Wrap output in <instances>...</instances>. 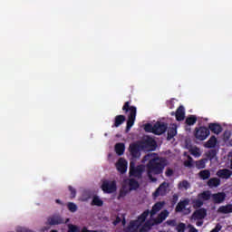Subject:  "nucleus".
Returning <instances> with one entry per match:
<instances>
[{
	"instance_id": "obj_33",
	"label": "nucleus",
	"mask_w": 232,
	"mask_h": 232,
	"mask_svg": "<svg viewBox=\"0 0 232 232\" xmlns=\"http://www.w3.org/2000/svg\"><path fill=\"white\" fill-rule=\"evenodd\" d=\"M199 177H200V179H202V180H208V179H209V177H211V172L208 169L201 170L199 172Z\"/></svg>"
},
{
	"instance_id": "obj_11",
	"label": "nucleus",
	"mask_w": 232,
	"mask_h": 232,
	"mask_svg": "<svg viewBox=\"0 0 232 232\" xmlns=\"http://www.w3.org/2000/svg\"><path fill=\"white\" fill-rule=\"evenodd\" d=\"M208 217V210L206 208H198L192 214L193 220H203Z\"/></svg>"
},
{
	"instance_id": "obj_5",
	"label": "nucleus",
	"mask_w": 232,
	"mask_h": 232,
	"mask_svg": "<svg viewBox=\"0 0 232 232\" xmlns=\"http://www.w3.org/2000/svg\"><path fill=\"white\" fill-rule=\"evenodd\" d=\"M210 131L208 127H199L195 129L194 137L198 140H206L209 137Z\"/></svg>"
},
{
	"instance_id": "obj_18",
	"label": "nucleus",
	"mask_w": 232,
	"mask_h": 232,
	"mask_svg": "<svg viewBox=\"0 0 232 232\" xmlns=\"http://www.w3.org/2000/svg\"><path fill=\"white\" fill-rule=\"evenodd\" d=\"M167 217H169V212L168 210H162L154 219V223L159 226L164 222Z\"/></svg>"
},
{
	"instance_id": "obj_53",
	"label": "nucleus",
	"mask_w": 232,
	"mask_h": 232,
	"mask_svg": "<svg viewBox=\"0 0 232 232\" xmlns=\"http://www.w3.org/2000/svg\"><path fill=\"white\" fill-rule=\"evenodd\" d=\"M55 202H56V204L63 205V201H61V199H56Z\"/></svg>"
},
{
	"instance_id": "obj_2",
	"label": "nucleus",
	"mask_w": 232,
	"mask_h": 232,
	"mask_svg": "<svg viewBox=\"0 0 232 232\" xmlns=\"http://www.w3.org/2000/svg\"><path fill=\"white\" fill-rule=\"evenodd\" d=\"M130 102H126L122 107V110L125 113L130 111L127 120L126 131H130V130H131L133 124H135V119H137V107L130 106Z\"/></svg>"
},
{
	"instance_id": "obj_41",
	"label": "nucleus",
	"mask_w": 232,
	"mask_h": 232,
	"mask_svg": "<svg viewBox=\"0 0 232 232\" xmlns=\"http://www.w3.org/2000/svg\"><path fill=\"white\" fill-rule=\"evenodd\" d=\"M194 208H202L204 206V201L198 198V199H195L193 201Z\"/></svg>"
},
{
	"instance_id": "obj_10",
	"label": "nucleus",
	"mask_w": 232,
	"mask_h": 232,
	"mask_svg": "<svg viewBox=\"0 0 232 232\" xmlns=\"http://www.w3.org/2000/svg\"><path fill=\"white\" fill-rule=\"evenodd\" d=\"M130 177H137L140 179L142 177V169L139 167H135V162L130 161Z\"/></svg>"
},
{
	"instance_id": "obj_1",
	"label": "nucleus",
	"mask_w": 232,
	"mask_h": 232,
	"mask_svg": "<svg viewBox=\"0 0 232 232\" xmlns=\"http://www.w3.org/2000/svg\"><path fill=\"white\" fill-rule=\"evenodd\" d=\"M143 160H149L147 164V173L150 180H155L153 179V175H160L166 166H168V160H166V159L160 157L151 159L150 154L144 156Z\"/></svg>"
},
{
	"instance_id": "obj_35",
	"label": "nucleus",
	"mask_w": 232,
	"mask_h": 232,
	"mask_svg": "<svg viewBox=\"0 0 232 232\" xmlns=\"http://www.w3.org/2000/svg\"><path fill=\"white\" fill-rule=\"evenodd\" d=\"M144 130L147 133H154L155 134V125H152L151 123H146L144 125Z\"/></svg>"
},
{
	"instance_id": "obj_21",
	"label": "nucleus",
	"mask_w": 232,
	"mask_h": 232,
	"mask_svg": "<svg viewBox=\"0 0 232 232\" xmlns=\"http://www.w3.org/2000/svg\"><path fill=\"white\" fill-rule=\"evenodd\" d=\"M186 118V111L184 106L180 105L176 111V121H184Z\"/></svg>"
},
{
	"instance_id": "obj_9",
	"label": "nucleus",
	"mask_w": 232,
	"mask_h": 232,
	"mask_svg": "<svg viewBox=\"0 0 232 232\" xmlns=\"http://www.w3.org/2000/svg\"><path fill=\"white\" fill-rule=\"evenodd\" d=\"M168 130V123L158 121L154 124V135H162Z\"/></svg>"
},
{
	"instance_id": "obj_6",
	"label": "nucleus",
	"mask_w": 232,
	"mask_h": 232,
	"mask_svg": "<svg viewBox=\"0 0 232 232\" xmlns=\"http://www.w3.org/2000/svg\"><path fill=\"white\" fill-rule=\"evenodd\" d=\"M129 151L131 159L137 160V159H140V151H142V147H140V143H130L129 146Z\"/></svg>"
},
{
	"instance_id": "obj_36",
	"label": "nucleus",
	"mask_w": 232,
	"mask_h": 232,
	"mask_svg": "<svg viewBox=\"0 0 232 232\" xmlns=\"http://www.w3.org/2000/svg\"><path fill=\"white\" fill-rule=\"evenodd\" d=\"M197 123V116L195 115H191L190 117H188L186 119V124H188V126H193V124Z\"/></svg>"
},
{
	"instance_id": "obj_30",
	"label": "nucleus",
	"mask_w": 232,
	"mask_h": 232,
	"mask_svg": "<svg viewBox=\"0 0 232 232\" xmlns=\"http://www.w3.org/2000/svg\"><path fill=\"white\" fill-rule=\"evenodd\" d=\"M212 195L209 190L203 191L198 195V198L202 200H209L211 198Z\"/></svg>"
},
{
	"instance_id": "obj_32",
	"label": "nucleus",
	"mask_w": 232,
	"mask_h": 232,
	"mask_svg": "<svg viewBox=\"0 0 232 232\" xmlns=\"http://www.w3.org/2000/svg\"><path fill=\"white\" fill-rule=\"evenodd\" d=\"M177 135V127H170L168 130L167 140H171Z\"/></svg>"
},
{
	"instance_id": "obj_44",
	"label": "nucleus",
	"mask_w": 232,
	"mask_h": 232,
	"mask_svg": "<svg viewBox=\"0 0 232 232\" xmlns=\"http://www.w3.org/2000/svg\"><path fill=\"white\" fill-rule=\"evenodd\" d=\"M167 226H170L171 227H175L177 226V220L169 219L166 221Z\"/></svg>"
},
{
	"instance_id": "obj_28",
	"label": "nucleus",
	"mask_w": 232,
	"mask_h": 232,
	"mask_svg": "<svg viewBox=\"0 0 232 232\" xmlns=\"http://www.w3.org/2000/svg\"><path fill=\"white\" fill-rule=\"evenodd\" d=\"M208 186L209 188H218V186H220V179H218V178H211L208 181Z\"/></svg>"
},
{
	"instance_id": "obj_50",
	"label": "nucleus",
	"mask_w": 232,
	"mask_h": 232,
	"mask_svg": "<svg viewBox=\"0 0 232 232\" xmlns=\"http://www.w3.org/2000/svg\"><path fill=\"white\" fill-rule=\"evenodd\" d=\"M203 224H204V221H202V219L196 222V226H198V227H200V226H203Z\"/></svg>"
},
{
	"instance_id": "obj_27",
	"label": "nucleus",
	"mask_w": 232,
	"mask_h": 232,
	"mask_svg": "<svg viewBox=\"0 0 232 232\" xmlns=\"http://www.w3.org/2000/svg\"><path fill=\"white\" fill-rule=\"evenodd\" d=\"M218 213H223V215H227L232 213V205L221 206L218 209Z\"/></svg>"
},
{
	"instance_id": "obj_25",
	"label": "nucleus",
	"mask_w": 232,
	"mask_h": 232,
	"mask_svg": "<svg viewBox=\"0 0 232 232\" xmlns=\"http://www.w3.org/2000/svg\"><path fill=\"white\" fill-rule=\"evenodd\" d=\"M150 210H145L140 216L138 217L137 220H134L135 222H139L140 226H142L144 222H146V219L150 216Z\"/></svg>"
},
{
	"instance_id": "obj_7",
	"label": "nucleus",
	"mask_w": 232,
	"mask_h": 232,
	"mask_svg": "<svg viewBox=\"0 0 232 232\" xmlns=\"http://www.w3.org/2000/svg\"><path fill=\"white\" fill-rule=\"evenodd\" d=\"M169 187V185L168 184V182H162L156 189V191L153 192V197H155V198H157L158 197H165L166 193H168Z\"/></svg>"
},
{
	"instance_id": "obj_39",
	"label": "nucleus",
	"mask_w": 232,
	"mask_h": 232,
	"mask_svg": "<svg viewBox=\"0 0 232 232\" xmlns=\"http://www.w3.org/2000/svg\"><path fill=\"white\" fill-rule=\"evenodd\" d=\"M67 208L71 213H75V211H77V205L73 202H69Z\"/></svg>"
},
{
	"instance_id": "obj_24",
	"label": "nucleus",
	"mask_w": 232,
	"mask_h": 232,
	"mask_svg": "<svg viewBox=\"0 0 232 232\" xmlns=\"http://www.w3.org/2000/svg\"><path fill=\"white\" fill-rule=\"evenodd\" d=\"M114 150H115V152L117 153V155H119V157H121V156L124 155L126 146L122 142L116 143Z\"/></svg>"
},
{
	"instance_id": "obj_22",
	"label": "nucleus",
	"mask_w": 232,
	"mask_h": 232,
	"mask_svg": "<svg viewBox=\"0 0 232 232\" xmlns=\"http://www.w3.org/2000/svg\"><path fill=\"white\" fill-rule=\"evenodd\" d=\"M186 206H189V199L188 198L181 200L178 203V205L176 206V212L181 213V211H184V209H186Z\"/></svg>"
},
{
	"instance_id": "obj_40",
	"label": "nucleus",
	"mask_w": 232,
	"mask_h": 232,
	"mask_svg": "<svg viewBox=\"0 0 232 232\" xmlns=\"http://www.w3.org/2000/svg\"><path fill=\"white\" fill-rule=\"evenodd\" d=\"M150 229L151 225L145 223L140 229H138V232H149Z\"/></svg>"
},
{
	"instance_id": "obj_37",
	"label": "nucleus",
	"mask_w": 232,
	"mask_h": 232,
	"mask_svg": "<svg viewBox=\"0 0 232 232\" xmlns=\"http://www.w3.org/2000/svg\"><path fill=\"white\" fill-rule=\"evenodd\" d=\"M215 157H217V150L213 149L208 150V152L207 153V158L208 159V160H213Z\"/></svg>"
},
{
	"instance_id": "obj_4",
	"label": "nucleus",
	"mask_w": 232,
	"mask_h": 232,
	"mask_svg": "<svg viewBox=\"0 0 232 232\" xmlns=\"http://www.w3.org/2000/svg\"><path fill=\"white\" fill-rule=\"evenodd\" d=\"M101 188L103 193H115V191H117V182L115 180L110 181L108 179H104L102 183Z\"/></svg>"
},
{
	"instance_id": "obj_12",
	"label": "nucleus",
	"mask_w": 232,
	"mask_h": 232,
	"mask_svg": "<svg viewBox=\"0 0 232 232\" xmlns=\"http://www.w3.org/2000/svg\"><path fill=\"white\" fill-rule=\"evenodd\" d=\"M123 185L125 186V187H127L128 188V186H129V190L130 191H133V190H135V189H139V187H140V185H139V181H137L135 179H125L124 181H123Z\"/></svg>"
},
{
	"instance_id": "obj_13",
	"label": "nucleus",
	"mask_w": 232,
	"mask_h": 232,
	"mask_svg": "<svg viewBox=\"0 0 232 232\" xmlns=\"http://www.w3.org/2000/svg\"><path fill=\"white\" fill-rule=\"evenodd\" d=\"M116 168L120 173H126V171H128V161L123 158H120L116 164Z\"/></svg>"
},
{
	"instance_id": "obj_26",
	"label": "nucleus",
	"mask_w": 232,
	"mask_h": 232,
	"mask_svg": "<svg viewBox=\"0 0 232 232\" xmlns=\"http://www.w3.org/2000/svg\"><path fill=\"white\" fill-rule=\"evenodd\" d=\"M218 142V140L215 136H211L209 140L205 143V148H215L217 146V143Z\"/></svg>"
},
{
	"instance_id": "obj_34",
	"label": "nucleus",
	"mask_w": 232,
	"mask_h": 232,
	"mask_svg": "<svg viewBox=\"0 0 232 232\" xmlns=\"http://www.w3.org/2000/svg\"><path fill=\"white\" fill-rule=\"evenodd\" d=\"M190 185L188 180L184 179L178 184L179 189H189Z\"/></svg>"
},
{
	"instance_id": "obj_15",
	"label": "nucleus",
	"mask_w": 232,
	"mask_h": 232,
	"mask_svg": "<svg viewBox=\"0 0 232 232\" xmlns=\"http://www.w3.org/2000/svg\"><path fill=\"white\" fill-rule=\"evenodd\" d=\"M231 175L232 171L228 169H221L217 171V177L219 179H224L225 180L231 179Z\"/></svg>"
},
{
	"instance_id": "obj_3",
	"label": "nucleus",
	"mask_w": 232,
	"mask_h": 232,
	"mask_svg": "<svg viewBox=\"0 0 232 232\" xmlns=\"http://www.w3.org/2000/svg\"><path fill=\"white\" fill-rule=\"evenodd\" d=\"M139 144L144 151H155L157 150V141L150 136H145Z\"/></svg>"
},
{
	"instance_id": "obj_47",
	"label": "nucleus",
	"mask_w": 232,
	"mask_h": 232,
	"mask_svg": "<svg viewBox=\"0 0 232 232\" xmlns=\"http://www.w3.org/2000/svg\"><path fill=\"white\" fill-rule=\"evenodd\" d=\"M188 159L190 160H187V161H185V166L187 167V168H191V157H188Z\"/></svg>"
},
{
	"instance_id": "obj_31",
	"label": "nucleus",
	"mask_w": 232,
	"mask_h": 232,
	"mask_svg": "<svg viewBox=\"0 0 232 232\" xmlns=\"http://www.w3.org/2000/svg\"><path fill=\"white\" fill-rule=\"evenodd\" d=\"M129 193L130 190L127 188L126 185L123 184L118 195V200H121V198H124V197H126V195H128Z\"/></svg>"
},
{
	"instance_id": "obj_19",
	"label": "nucleus",
	"mask_w": 232,
	"mask_h": 232,
	"mask_svg": "<svg viewBox=\"0 0 232 232\" xmlns=\"http://www.w3.org/2000/svg\"><path fill=\"white\" fill-rule=\"evenodd\" d=\"M208 130H210V131H212V133H215L216 135H220L223 129L220 123H209Z\"/></svg>"
},
{
	"instance_id": "obj_14",
	"label": "nucleus",
	"mask_w": 232,
	"mask_h": 232,
	"mask_svg": "<svg viewBox=\"0 0 232 232\" xmlns=\"http://www.w3.org/2000/svg\"><path fill=\"white\" fill-rule=\"evenodd\" d=\"M140 227L139 221L131 220L129 225L124 228V232H138Z\"/></svg>"
},
{
	"instance_id": "obj_38",
	"label": "nucleus",
	"mask_w": 232,
	"mask_h": 232,
	"mask_svg": "<svg viewBox=\"0 0 232 232\" xmlns=\"http://www.w3.org/2000/svg\"><path fill=\"white\" fill-rule=\"evenodd\" d=\"M206 160H200L196 162L198 169H204V168H206Z\"/></svg>"
},
{
	"instance_id": "obj_49",
	"label": "nucleus",
	"mask_w": 232,
	"mask_h": 232,
	"mask_svg": "<svg viewBox=\"0 0 232 232\" xmlns=\"http://www.w3.org/2000/svg\"><path fill=\"white\" fill-rule=\"evenodd\" d=\"M118 224H121V218L119 217L113 221V226H117Z\"/></svg>"
},
{
	"instance_id": "obj_52",
	"label": "nucleus",
	"mask_w": 232,
	"mask_h": 232,
	"mask_svg": "<svg viewBox=\"0 0 232 232\" xmlns=\"http://www.w3.org/2000/svg\"><path fill=\"white\" fill-rule=\"evenodd\" d=\"M188 232H198V230L197 228H195L194 227H190Z\"/></svg>"
},
{
	"instance_id": "obj_16",
	"label": "nucleus",
	"mask_w": 232,
	"mask_h": 232,
	"mask_svg": "<svg viewBox=\"0 0 232 232\" xmlns=\"http://www.w3.org/2000/svg\"><path fill=\"white\" fill-rule=\"evenodd\" d=\"M211 197L214 204H222V202L226 200V193L224 192H218V193L212 194Z\"/></svg>"
},
{
	"instance_id": "obj_8",
	"label": "nucleus",
	"mask_w": 232,
	"mask_h": 232,
	"mask_svg": "<svg viewBox=\"0 0 232 232\" xmlns=\"http://www.w3.org/2000/svg\"><path fill=\"white\" fill-rule=\"evenodd\" d=\"M70 219H66L65 222H69ZM47 222L49 224V226H59L61 224H65L64 219H63V218H61V216L59 215H53L50 218H47Z\"/></svg>"
},
{
	"instance_id": "obj_54",
	"label": "nucleus",
	"mask_w": 232,
	"mask_h": 232,
	"mask_svg": "<svg viewBox=\"0 0 232 232\" xmlns=\"http://www.w3.org/2000/svg\"><path fill=\"white\" fill-rule=\"evenodd\" d=\"M170 115L173 117L174 115L176 116V112L175 111H172L171 113H170Z\"/></svg>"
},
{
	"instance_id": "obj_20",
	"label": "nucleus",
	"mask_w": 232,
	"mask_h": 232,
	"mask_svg": "<svg viewBox=\"0 0 232 232\" xmlns=\"http://www.w3.org/2000/svg\"><path fill=\"white\" fill-rule=\"evenodd\" d=\"M124 122H126V116L122 114L117 115L114 118V123L111 128H119V126L124 124Z\"/></svg>"
},
{
	"instance_id": "obj_55",
	"label": "nucleus",
	"mask_w": 232,
	"mask_h": 232,
	"mask_svg": "<svg viewBox=\"0 0 232 232\" xmlns=\"http://www.w3.org/2000/svg\"><path fill=\"white\" fill-rule=\"evenodd\" d=\"M50 232H59V231H57V230H55V229H53V230H51Z\"/></svg>"
},
{
	"instance_id": "obj_17",
	"label": "nucleus",
	"mask_w": 232,
	"mask_h": 232,
	"mask_svg": "<svg viewBox=\"0 0 232 232\" xmlns=\"http://www.w3.org/2000/svg\"><path fill=\"white\" fill-rule=\"evenodd\" d=\"M166 202L164 201H159L156 204H154L152 206L151 210L150 211V217H155V215H157L159 213V211H160V209H162V208H164Z\"/></svg>"
},
{
	"instance_id": "obj_45",
	"label": "nucleus",
	"mask_w": 232,
	"mask_h": 232,
	"mask_svg": "<svg viewBox=\"0 0 232 232\" xmlns=\"http://www.w3.org/2000/svg\"><path fill=\"white\" fill-rule=\"evenodd\" d=\"M166 176L167 177H172L173 176V169H168L166 171Z\"/></svg>"
},
{
	"instance_id": "obj_51",
	"label": "nucleus",
	"mask_w": 232,
	"mask_h": 232,
	"mask_svg": "<svg viewBox=\"0 0 232 232\" xmlns=\"http://www.w3.org/2000/svg\"><path fill=\"white\" fill-rule=\"evenodd\" d=\"M220 228H221V227H219L218 225L214 228V229H212L210 232H218V231H220Z\"/></svg>"
},
{
	"instance_id": "obj_42",
	"label": "nucleus",
	"mask_w": 232,
	"mask_h": 232,
	"mask_svg": "<svg viewBox=\"0 0 232 232\" xmlns=\"http://www.w3.org/2000/svg\"><path fill=\"white\" fill-rule=\"evenodd\" d=\"M176 229L178 232H185L186 231V224L184 223H179Z\"/></svg>"
},
{
	"instance_id": "obj_29",
	"label": "nucleus",
	"mask_w": 232,
	"mask_h": 232,
	"mask_svg": "<svg viewBox=\"0 0 232 232\" xmlns=\"http://www.w3.org/2000/svg\"><path fill=\"white\" fill-rule=\"evenodd\" d=\"M91 205L97 206L98 208H102V206L104 205V201H102V199H101L99 196H93Z\"/></svg>"
},
{
	"instance_id": "obj_48",
	"label": "nucleus",
	"mask_w": 232,
	"mask_h": 232,
	"mask_svg": "<svg viewBox=\"0 0 232 232\" xmlns=\"http://www.w3.org/2000/svg\"><path fill=\"white\" fill-rule=\"evenodd\" d=\"M167 106L169 107L170 110H173V102L172 101H168L167 102Z\"/></svg>"
},
{
	"instance_id": "obj_43",
	"label": "nucleus",
	"mask_w": 232,
	"mask_h": 232,
	"mask_svg": "<svg viewBox=\"0 0 232 232\" xmlns=\"http://www.w3.org/2000/svg\"><path fill=\"white\" fill-rule=\"evenodd\" d=\"M69 191L71 192V198H75V197L77 195V190H75V188H73V187L69 186Z\"/></svg>"
},
{
	"instance_id": "obj_23",
	"label": "nucleus",
	"mask_w": 232,
	"mask_h": 232,
	"mask_svg": "<svg viewBox=\"0 0 232 232\" xmlns=\"http://www.w3.org/2000/svg\"><path fill=\"white\" fill-rule=\"evenodd\" d=\"M68 232H99L97 230H89L88 227H83L82 229H79L75 225H70Z\"/></svg>"
},
{
	"instance_id": "obj_46",
	"label": "nucleus",
	"mask_w": 232,
	"mask_h": 232,
	"mask_svg": "<svg viewBox=\"0 0 232 232\" xmlns=\"http://www.w3.org/2000/svg\"><path fill=\"white\" fill-rule=\"evenodd\" d=\"M172 202L173 204H177V202H179V196L177 194L173 195Z\"/></svg>"
}]
</instances>
